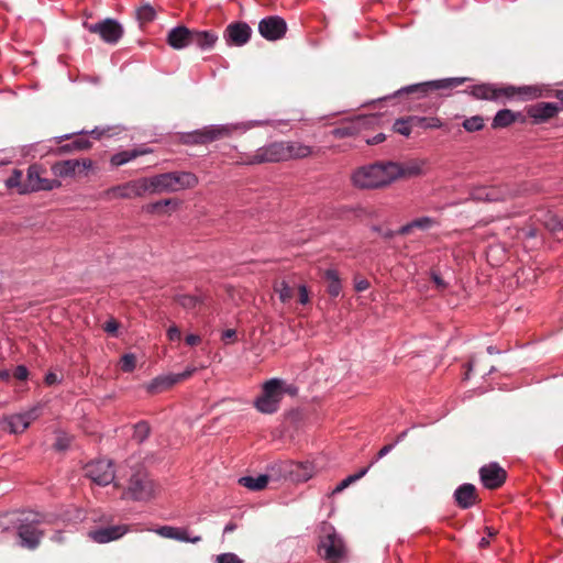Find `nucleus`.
Instances as JSON below:
<instances>
[{
  "label": "nucleus",
  "mask_w": 563,
  "mask_h": 563,
  "mask_svg": "<svg viewBox=\"0 0 563 563\" xmlns=\"http://www.w3.org/2000/svg\"><path fill=\"white\" fill-rule=\"evenodd\" d=\"M351 181L358 189H378L393 184L390 162H378L356 168Z\"/></svg>",
  "instance_id": "1"
},
{
  "label": "nucleus",
  "mask_w": 563,
  "mask_h": 563,
  "mask_svg": "<svg viewBox=\"0 0 563 563\" xmlns=\"http://www.w3.org/2000/svg\"><path fill=\"white\" fill-rule=\"evenodd\" d=\"M150 194L176 192L195 188L198 177L190 172H170L147 177Z\"/></svg>",
  "instance_id": "2"
},
{
  "label": "nucleus",
  "mask_w": 563,
  "mask_h": 563,
  "mask_svg": "<svg viewBox=\"0 0 563 563\" xmlns=\"http://www.w3.org/2000/svg\"><path fill=\"white\" fill-rule=\"evenodd\" d=\"M283 395V382L273 378L263 385L262 394L255 399L254 406L262 413H273L277 411Z\"/></svg>",
  "instance_id": "3"
},
{
  "label": "nucleus",
  "mask_w": 563,
  "mask_h": 563,
  "mask_svg": "<svg viewBox=\"0 0 563 563\" xmlns=\"http://www.w3.org/2000/svg\"><path fill=\"white\" fill-rule=\"evenodd\" d=\"M150 194L147 177L130 180L108 188L102 192V197L107 200L114 199H134Z\"/></svg>",
  "instance_id": "4"
},
{
  "label": "nucleus",
  "mask_w": 563,
  "mask_h": 563,
  "mask_svg": "<svg viewBox=\"0 0 563 563\" xmlns=\"http://www.w3.org/2000/svg\"><path fill=\"white\" fill-rule=\"evenodd\" d=\"M157 486L144 472L133 474L124 492V497L134 500H148L155 496Z\"/></svg>",
  "instance_id": "5"
},
{
  "label": "nucleus",
  "mask_w": 563,
  "mask_h": 563,
  "mask_svg": "<svg viewBox=\"0 0 563 563\" xmlns=\"http://www.w3.org/2000/svg\"><path fill=\"white\" fill-rule=\"evenodd\" d=\"M390 162L393 181L411 179L427 174L428 161L424 158H411L404 162Z\"/></svg>",
  "instance_id": "6"
},
{
  "label": "nucleus",
  "mask_w": 563,
  "mask_h": 563,
  "mask_svg": "<svg viewBox=\"0 0 563 563\" xmlns=\"http://www.w3.org/2000/svg\"><path fill=\"white\" fill-rule=\"evenodd\" d=\"M93 168V162L90 158L64 159L52 165L51 170L57 178H75L81 176Z\"/></svg>",
  "instance_id": "7"
},
{
  "label": "nucleus",
  "mask_w": 563,
  "mask_h": 563,
  "mask_svg": "<svg viewBox=\"0 0 563 563\" xmlns=\"http://www.w3.org/2000/svg\"><path fill=\"white\" fill-rule=\"evenodd\" d=\"M43 173L44 169L40 165L34 164L29 166L25 176L26 187L24 188L26 195L37 191H49L62 186L58 179L43 177Z\"/></svg>",
  "instance_id": "8"
},
{
  "label": "nucleus",
  "mask_w": 563,
  "mask_h": 563,
  "mask_svg": "<svg viewBox=\"0 0 563 563\" xmlns=\"http://www.w3.org/2000/svg\"><path fill=\"white\" fill-rule=\"evenodd\" d=\"M84 26L93 34H98L108 44H115L123 35L122 25L114 19H104L97 23H84Z\"/></svg>",
  "instance_id": "9"
},
{
  "label": "nucleus",
  "mask_w": 563,
  "mask_h": 563,
  "mask_svg": "<svg viewBox=\"0 0 563 563\" xmlns=\"http://www.w3.org/2000/svg\"><path fill=\"white\" fill-rule=\"evenodd\" d=\"M378 121L377 115H360L353 120L344 122L341 126L331 131V134L338 139L351 137L374 126Z\"/></svg>",
  "instance_id": "10"
},
{
  "label": "nucleus",
  "mask_w": 563,
  "mask_h": 563,
  "mask_svg": "<svg viewBox=\"0 0 563 563\" xmlns=\"http://www.w3.org/2000/svg\"><path fill=\"white\" fill-rule=\"evenodd\" d=\"M287 161L286 142H275L265 147H261L256 153L245 161L246 164H261L266 162Z\"/></svg>",
  "instance_id": "11"
},
{
  "label": "nucleus",
  "mask_w": 563,
  "mask_h": 563,
  "mask_svg": "<svg viewBox=\"0 0 563 563\" xmlns=\"http://www.w3.org/2000/svg\"><path fill=\"white\" fill-rule=\"evenodd\" d=\"M85 475L98 485H108L114 479V470L110 461L97 460L85 466Z\"/></svg>",
  "instance_id": "12"
},
{
  "label": "nucleus",
  "mask_w": 563,
  "mask_h": 563,
  "mask_svg": "<svg viewBox=\"0 0 563 563\" xmlns=\"http://www.w3.org/2000/svg\"><path fill=\"white\" fill-rule=\"evenodd\" d=\"M318 549L320 555L325 560H340L345 556L344 542L335 532L322 537Z\"/></svg>",
  "instance_id": "13"
},
{
  "label": "nucleus",
  "mask_w": 563,
  "mask_h": 563,
  "mask_svg": "<svg viewBox=\"0 0 563 563\" xmlns=\"http://www.w3.org/2000/svg\"><path fill=\"white\" fill-rule=\"evenodd\" d=\"M286 21L277 15L264 18L258 23V32L267 41L280 40L286 34Z\"/></svg>",
  "instance_id": "14"
},
{
  "label": "nucleus",
  "mask_w": 563,
  "mask_h": 563,
  "mask_svg": "<svg viewBox=\"0 0 563 563\" xmlns=\"http://www.w3.org/2000/svg\"><path fill=\"white\" fill-rule=\"evenodd\" d=\"M466 80H467L466 77L444 78V79L411 85V86L404 88L402 90L406 92H420V93L426 95L431 90L455 88V87L464 84Z\"/></svg>",
  "instance_id": "15"
},
{
  "label": "nucleus",
  "mask_w": 563,
  "mask_h": 563,
  "mask_svg": "<svg viewBox=\"0 0 563 563\" xmlns=\"http://www.w3.org/2000/svg\"><path fill=\"white\" fill-rule=\"evenodd\" d=\"M234 129V125H210L196 131L191 137L195 143L206 144L229 136Z\"/></svg>",
  "instance_id": "16"
},
{
  "label": "nucleus",
  "mask_w": 563,
  "mask_h": 563,
  "mask_svg": "<svg viewBox=\"0 0 563 563\" xmlns=\"http://www.w3.org/2000/svg\"><path fill=\"white\" fill-rule=\"evenodd\" d=\"M38 413L36 408H32L25 412L8 416L4 420L8 424L10 433H22L24 432L32 421L37 419Z\"/></svg>",
  "instance_id": "17"
},
{
  "label": "nucleus",
  "mask_w": 563,
  "mask_h": 563,
  "mask_svg": "<svg viewBox=\"0 0 563 563\" xmlns=\"http://www.w3.org/2000/svg\"><path fill=\"white\" fill-rule=\"evenodd\" d=\"M481 481L486 488L499 487L506 479V472L497 463H490L479 470Z\"/></svg>",
  "instance_id": "18"
},
{
  "label": "nucleus",
  "mask_w": 563,
  "mask_h": 563,
  "mask_svg": "<svg viewBox=\"0 0 563 563\" xmlns=\"http://www.w3.org/2000/svg\"><path fill=\"white\" fill-rule=\"evenodd\" d=\"M128 531V526L118 525L91 530L88 532V537L97 543H107L122 538Z\"/></svg>",
  "instance_id": "19"
},
{
  "label": "nucleus",
  "mask_w": 563,
  "mask_h": 563,
  "mask_svg": "<svg viewBox=\"0 0 563 563\" xmlns=\"http://www.w3.org/2000/svg\"><path fill=\"white\" fill-rule=\"evenodd\" d=\"M560 111V107L553 102H540L527 109V113L536 123L552 119Z\"/></svg>",
  "instance_id": "20"
},
{
  "label": "nucleus",
  "mask_w": 563,
  "mask_h": 563,
  "mask_svg": "<svg viewBox=\"0 0 563 563\" xmlns=\"http://www.w3.org/2000/svg\"><path fill=\"white\" fill-rule=\"evenodd\" d=\"M252 30L246 23L230 24L227 27V40L236 46L246 44L251 37Z\"/></svg>",
  "instance_id": "21"
},
{
  "label": "nucleus",
  "mask_w": 563,
  "mask_h": 563,
  "mask_svg": "<svg viewBox=\"0 0 563 563\" xmlns=\"http://www.w3.org/2000/svg\"><path fill=\"white\" fill-rule=\"evenodd\" d=\"M155 532L163 538L173 539L181 542L198 543L201 541L200 536L189 537L188 530L184 528L163 526L156 529Z\"/></svg>",
  "instance_id": "22"
},
{
  "label": "nucleus",
  "mask_w": 563,
  "mask_h": 563,
  "mask_svg": "<svg viewBox=\"0 0 563 563\" xmlns=\"http://www.w3.org/2000/svg\"><path fill=\"white\" fill-rule=\"evenodd\" d=\"M18 534L21 545L27 549H35L43 537V532L33 525H22Z\"/></svg>",
  "instance_id": "23"
},
{
  "label": "nucleus",
  "mask_w": 563,
  "mask_h": 563,
  "mask_svg": "<svg viewBox=\"0 0 563 563\" xmlns=\"http://www.w3.org/2000/svg\"><path fill=\"white\" fill-rule=\"evenodd\" d=\"M194 372H195V368H190V369L185 371L181 374L157 377L148 384L147 389L151 393H155L157 390L168 388L172 385L189 377Z\"/></svg>",
  "instance_id": "24"
},
{
  "label": "nucleus",
  "mask_w": 563,
  "mask_h": 563,
  "mask_svg": "<svg viewBox=\"0 0 563 563\" xmlns=\"http://www.w3.org/2000/svg\"><path fill=\"white\" fill-rule=\"evenodd\" d=\"M168 44L175 49H181L191 45V30L185 26H177L169 31Z\"/></svg>",
  "instance_id": "25"
},
{
  "label": "nucleus",
  "mask_w": 563,
  "mask_h": 563,
  "mask_svg": "<svg viewBox=\"0 0 563 563\" xmlns=\"http://www.w3.org/2000/svg\"><path fill=\"white\" fill-rule=\"evenodd\" d=\"M456 504L461 508H470L476 503V489L472 484L461 485L454 493Z\"/></svg>",
  "instance_id": "26"
},
{
  "label": "nucleus",
  "mask_w": 563,
  "mask_h": 563,
  "mask_svg": "<svg viewBox=\"0 0 563 563\" xmlns=\"http://www.w3.org/2000/svg\"><path fill=\"white\" fill-rule=\"evenodd\" d=\"M152 150L150 148H133L128 151L119 152L111 156L110 163L111 165L118 167L124 165L139 156L150 154Z\"/></svg>",
  "instance_id": "27"
},
{
  "label": "nucleus",
  "mask_w": 563,
  "mask_h": 563,
  "mask_svg": "<svg viewBox=\"0 0 563 563\" xmlns=\"http://www.w3.org/2000/svg\"><path fill=\"white\" fill-rule=\"evenodd\" d=\"M505 194L497 187H478L472 191V197L477 201H497L505 199Z\"/></svg>",
  "instance_id": "28"
},
{
  "label": "nucleus",
  "mask_w": 563,
  "mask_h": 563,
  "mask_svg": "<svg viewBox=\"0 0 563 563\" xmlns=\"http://www.w3.org/2000/svg\"><path fill=\"white\" fill-rule=\"evenodd\" d=\"M468 93L475 99L497 101V86L493 84L474 85Z\"/></svg>",
  "instance_id": "29"
},
{
  "label": "nucleus",
  "mask_w": 563,
  "mask_h": 563,
  "mask_svg": "<svg viewBox=\"0 0 563 563\" xmlns=\"http://www.w3.org/2000/svg\"><path fill=\"white\" fill-rule=\"evenodd\" d=\"M548 90L541 85L520 86L518 87V100L529 101L538 98L547 97Z\"/></svg>",
  "instance_id": "30"
},
{
  "label": "nucleus",
  "mask_w": 563,
  "mask_h": 563,
  "mask_svg": "<svg viewBox=\"0 0 563 563\" xmlns=\"http://www.w3.org/2000/svg\"><path fill=\"white\" fill-rule=\"evenodd\" d=\"M437 225H438V221L434 218L421 217V218L415 219V220L410 221L409 223H407L406 225L401 227L399 232L401 234H408L415 229L427 231Z\"/></svg>",
  "instance_id": "31"
},
{
  "label": "nucleus",
  "mask_w": 563,
  "mask_h": 563,
  "mask_svg": "<svg viewBox=\"0 0 563 563\" xmlns=\"http://www.w3.org/2000/svg\"><path fill=\"white\" fill-rule=\"evenodd\" d=\"M218 36L209 31H191V45H197L202 49L210 48L214 45Z\"/></svg>",
  "instance_id": "32"
},
{
  "label": "nucleus",
  "mask_w": 563,
  "mask_h": 563,
  "mask_svg": "<svg viewBox=\"0 0 563 563\" xmlns=\"http://www.w3.org/2000/svg\"><path fill=\"white\" fill-rule=\"evenodd\" d=\"M287 146V161L306 158L312 155L313 150L311 146L300 142H286Z\"/></svg>",
  "instance_id": "33"
},
{
  "label": "nucleus",
  "mask_w": 563,
  "mask_h": 563,
  "mask_svg": "<svg viewBox=\"0 0 563 563\" xmlns=\"http://www.w3.org/2000/svg\"><path fill=\"white\" fill-rule=\"evenodd\" d=\"M323 279L327 283V291L331 297H338L342 290L341 278L335 269H327L323 272Z\"/></svg>",
  "instance_id": "34"
},
{
  "label": "nucleus",
  "mask_w": 563,
  "mask_h": 563,
  "mask_svg": "<svg viewBox=\"0 0 563 563\" xmlns=\"http://www.w3.org/2000/svg\"><path fill=\"white\" fill-rule=\"evenodd\" d=\"M4 185L8 189L14 190L19 195H26V191H24L26 187L25 176L20 169H13L5 179Z\"/></svg>",
  "instance_id": "35"
},
{
  "label": "nucleus",
  "mask_w": 563,
  "mask_h": 563,
  "mask_svg": "<svg viewBox=\"0 0 563 563\" xmlns=\"http://www.w3.org/2000/svg\"><path fill=\"white\" fill-rule=\"evenodd\" d=\"M519 117L520 113H516L509 109L499 110L493 119L492 126L493 129L507 128L517 121Z\"/></svg>",
  "instance_id": "36"
},
{
  "label": "nucleus",
  "mask_w": 563,
  "mask_h": 563,
  "mask_svg": "<svg viewBox=\"0 0 563 563\" xmlns=\"http://www.w3.org/2000/svg\"><path fill=\"white\" fill-rule=\"evenodd\" d=\"M292 479L298 482H306L310 479L313 475V467L310 463H296L291 464V470L289 471Z\"/></svg>",
  "instance_id": "37"
},
{
  "label": "nucleus",
  "mask_w": 563,
  "mask_h": 563,
  "mask_svg": "<svg viewBox=\"0 0 563 563\" xmlns=\"http://www.w3.org/2000/svg\"><path fill=\"white\" fill-rule=\"evenodd\" d=\"M180 202L176 199H164L159 200L153 203H148L145 206V211L147 213L152 214H168V211L166 210L167 207H173V209H177L179 207Z\"/></svg>",
  "instance_id": "38"
},
{
  "label": "nucleus",
  "mask_w": 563,
  "mask_h": 563,
  "mask_svg": "<svg viewBox=\"0 0 563 563\" xmlns=\"http://www.w3.org/2000/svg\"><path fill=\"white\" fill-rule=\"evenodd\" d=\"M268 479L269 478L267 475H258L256 477L243 476L239 478V484L250 490L257 492L264 489L267 486Z\"/></svg>",
  "instance_id": "39"
},
{
  "label": "nucleus",
  "mask_w": 563,
  "mask_h": 563,
  "mask_svg": "<svg viewBox=\"0 0 563 563\" xmlns=\"http://www.w3.org/2000/svg\"><path fill=\"white\" fill-rule=\"evenodd\" d=\"M205 300L206 298L201 295H179L176 297L178 305L188 311L197 309Z\"/></svg>",
  "instance_id": "40"
},
{
  "label": "nucleus",
  "mask_w": 563,
  "mask_h": 563,
  "mask_svg": "<svg viewBox=\"0 0 563 563\" xmlns=\"http://www.w3.org/2000/svg\"><path fill=\"white\" fill-rule=\"evenodd\" d=\"M544 225L556 240L563 239V224L555 216L548 214L544 220Z\"/></svg>",
  "instance_id": "41"
},
{
  "label": "nucleus",
  "mask_w": 563,
  "mask_h": 563,
  "mask_svg": "<svg viewBox=\"0 0 563 563\" xmlns=\"http://www.w3.org/2000/svg\"><path fill=\"white\" fill-rule=\"evenodd\" d=\"M411 121L415 126L423 129H440L443 125L442 121L437 117H411Z\"/></svg>",
  "instance_id": "42"
},
{
  "label": "nucleus",
  "mask_w": 563,
  "mask_h": 563,
  "mask_svg": "<svg viewBox=\"0 0 563 563\" xmlns=\"http://www.w3.org/2000/svg\"><path fill=\"white\" fill-rule=\"evenodd\" d=\"M368 467L362 468L358 473L353 474L344 478L338 486L333 489V494H339L343 492L345 488H347L351 484L355 483L356 481L361 479L365 474L368 472Z\"/></svg>",
  "instance_id": "43"
},
{
  "label": "nucleus",
  "mask_w": 563,
  "mask_h": 563,
  "mask_svg": "<svg viewBox=\"0 0 563 563\" xmlns=\"http://www.w3.org/2000/svg\"><path fill=\"white\" fill-rule=\"evenodd\" d=\"M274 290L278 295L282 302H288L292 298V290L285 280L274 285Z\"/></svg>",
  "instance_id": "44"
},
{
  "label": "nucleus",
  "mask_w": 563,
  "mask_h": 563,
  "mask_svg": "<svg viewBox=\"0 0 563 563\" xmlns=\"http://www.w3.org/2000/svg\"><path fill=\"white\" fill-rule=\"evenodd\" d=\"M463 128L467 132H476L484 128V119L481 115H474L463 121Z\"/></svg>",
  "instance_id": "45"
},
{
  "label": "nucleus",
  "mask_w": 563,
  "mask_h": 563,
  "mask_svg": "<svg viewBox=\"0 0 563 563\" xmlns=\"http://www.w3.org/2000/svg\"><path fill=\"white\" fill-rule=\"evenodd\" d=\"M415 126L411 121V117L407 119H399L394 123V130L395 132L404 135L409 136L411 133V128Z\"/></svg>",
  "instance_id": "46"
},
{
  "label": "nucleus",
  "mask_w": 563,
  "mask_h": 563,
  "mask_svg": "<svg viewBox=\"0 0 563 563\" xmlns=\"http://www.w3.org/2000/svg\"><path fill=\"white\" fill-rule=\"evenodd\" d=\"M517 99L518 100V87L515 86H497V100L500 98Z\"/></svg>",
  "instance_id": "47"
},
{
  "label": "nucleus",
  "mask_w": 563,
  "mask_h": 563,
  "mask_svg": "<svg viewBox=\"0 0 563 563\" xmlns=\"http://www.w3.org/2000/svg\"><path fill=\"white\" fill-rule=\"evenodd\" d=\"M150 434V427L146 422H140L134 427L133 438L137 442H143Z\"/></svg>",
  "instance_id": "48"
},
{
  "label": "nucleus",
  "mask_w": 563,
  "mask_h": 563,
  "mask_svg": "<svg viewBox=\"0 0 563 563\" xmlns=\"http://www.w3.org/2000/svg\"><path fill=\"white\" fill-rule=\"evenodd\" d=\"M70 442H71L70 435H68L65 432H58L56 435V441H55L54 446L58 451H64V450L68 449Z\"/></svg>",
  "instance_id": "49"
},
{
  "label": "nucleus",
  "mask_w": 563,
  "mask_h": 563,
  "mask_svg": "<svg viewBox=\"0 0 563 563\" xmlns=\"http://www.w3.org/2000/svg\"><path fill=\"white\" fill-rule=\"evenodd\" d=\"M154 16H155V11L148 4L142 5L137 10V18L140 21L148 22V21H152L154 19Z\"/></svg>",
  "instance_id": "50"
},
{
  "label": "nucleus",
  "mask_w": 563,
  "mask_h": 563,
  "mask_svg": "<svg viewBox=\"0 0 563 563\" xmlns=\"http://www.w3.org/2000/svg\"><path fill=\"white\" fill-rule=\"evenodd\" d=\"M136 365V357L134 354H125L121 358V368L124 372H132Z\"/></svg>",
  "instance_id": "51"
},
{
  "label": "nucleus",
  "mask_w": 563,
  "mask_h": 563,
  "mask_svg": "<svg viewBox=\"0 0 563 563\" xmlns=\"http://www.w3.org/2000/svg\"><path fill=\"white\" fill-rule=\"evenodd\" d=\"M217 563H242L233 553H223L217 556Z\"/></svg>",
  "instance_id": "52"
},
{
  "label": "nucleus",
  "mask_w": 563,
  "mask_h": 563,
  "mask_svg": "<svg viewBox=\"0 0 563 563\" xmlns=\"http://www.w3.org/2000/svg\"><path fill=\"white\" fill-rule=\"evenodd\" d=\"M236 338V331L234 329H227L222 332V341L225 343V344H230L232 342H234Z\"/></svg>",
  "instance_id": "53"
},
{
  "label": "nucleus",
  "mask_w": 563,
  "mask_h": 563,
  "mask_svg": "<svg viewBox=\"0 0 563 563\" xmlns=\"http://www.w3.org/2000/svg\"><path fill=\"white\" fill-rule=\"evenodd\" d=\"M118 328H119V323L114 319H110L103 325V330L112 335H115Z\"/></svg>",
  "instance_id": "54"
},
{
  "label": "nucleus",
  "mask_w": 563,
  "mask_h": 563,
  "mask_svg": "<svg viewBox=\"0 0 563 563\" xmlns=\"http://www.w3.org/2000/svg\"><path fill=\"white\" fill-rule=\"evenodd\" d=\"M368 287H369V283L367 279L358 278V277H356L354 279V288L356 291H364V290L368 289Z\"/></svg>",
  "instance_id": "55"
},
{
  "label": "nucleus",
  "mask_w": 563,
  "mask_h": 563,
  "mask_svg": "<svg viewBox=\"0 0 563 563\" xmlns=\"http://www.w3.org/2000/svg\"><path fill=\"white\" fill-rule=\"evenodd\" d=\"M29 372L27 368L23 365H20L15 368L13 376L19 380H24L27 378Z\"/></svg>",
  "instance_id": "56"
},
{
  "label": "nucleus",
  "mask_w": 563,
  "mask_h": 563,
  "mask_svg": "<svg viewBox=\"0 0 563 563\" xmlns=\"http://www.w3.org/2000/svg\"><path fill=\"white\" fill-rule=\"evenodd\" d=\"M167 336L170 341L179 340L181 336V333H180V330L178 329V327L175 324L169 327V329L167 330Z\"/></svg>",
  "instance_id": "57"
},
{
  "label": "nucleus",
  "mask_w": 563,
  "mask_h": 563,
  "mask_svg": "<svg viewBox=\"0 0 563 563\" xmlns=\"http://www.w3.org/2000/svg\"><path fill=\"white\" fill-rule=\"evenodd\" d=\"M299 302L306 305L309 302L308 289L305 285L299 286Z\"/></svg>",
  "instance_id": "58"
},
{
  "label": "nucleus",
  "mask_w": 563,
  "mask_h": 563,
  "mask_svg": "<svg viewBox=\"0 0 563 563\" xmlns=\"http://www.w3.org/2000/svg\"><path fill=\"white\" fill-rule=\"evenodd\" d=\"M73 145L76 150H88L91 146V143L87 140L80 139L76 140Z\"/></svg>",
  "instance_id": "59"
},
{
  "label": "nucleus",
  "mask_w": 563,
  "mask_h": 563,
  "mask_svg": "<svg viewBox=\"0 0 563 563\" xmlns=\"http://www.w3.org/2000/svg\"><path fill=\"white\" fill-rule=\"evenodd\" d=\"M385 139H386L385 134H383V133H378V134H376L374 137H372V139H367V140H366V143H367L368 145H375V144H379V143L384 142V141H385Z\"/></svg>",
  "instance_id": "60"
},
{
  "label": "nucleus",
  "mask_w": 563,
  "mask_h": 563,
  "mask_svg": "<svg viewBox=\"0 0 563 563\" xmlns=\"http://www.w3.org/2000/svg\"><path fill=\"white\" fill-rule=\"evenodd\" d=\"M394 448V444H388V445H385L383 446L379 451H378V454H377V460L384 457L385 455H387Z\"/></svg>",
  "instance_id": "61"
},
{
  "label": "nucleus",
  "mask_w": 563,
  "mask_h": 563,
  "mask_svg": "<svg viewBox=\"0 0 563 563\" xmlns=\"http://www.w3.org/2000/svg\"><path fill=\"white\" fill-rule=\"evenodd\" d=\"M200 342V336L199 335H196V334H188L186 336V343L188 345H196Z\"/></svg>",
  "instance_id": "62"
},
{
  "label": "nucleus",
  "mask_w": 563,
  "mask_h": 563,
  "mask_svg": "<svg viewBox=\"0 0 563 563\" xmlns=\"http://www.w3.org/2000/svg\"><path fill=\"white\" fill-rule=\"evenodd\" d=\"M107 132H109V129H93L90 134L93 135L96 139H100L102 135H104Z\"/></svg>",
  "instance_id": "63"
},
{
  "label": "nucleus",
  "mask_w": 563,
  "mask_h": 563,
  "mask_svg": "<svg viewBox=\"0 0 563 563\" xmlns=\"http://www.w3.org/2000/svg\"><path fill=\"white\" fill-rule=\"evenodd\" d=\"M45 380L48 385L55 384L58 380V377L54 373H49L46 375Z\"/></svg>",
  "instance_id": "64"
}]
</instances>
